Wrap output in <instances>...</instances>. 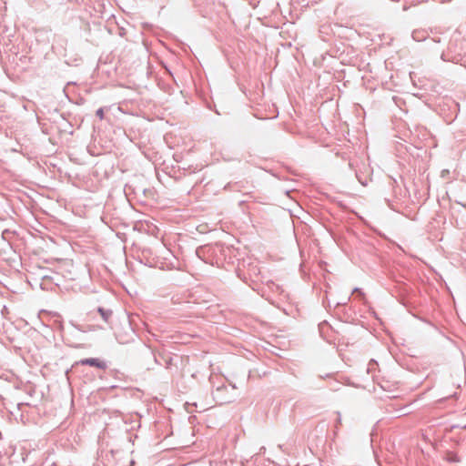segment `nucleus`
I'll list each match as a JSON object with an SVG mask.
<instances>
[{
  "instance_id": "obj_1",
  "label": "nucleus",
  "mask_w": 466,
  "mask_h": 466,
  "mask_svg": "<svg viewBox=\"0 0 466 466\" xmlns=\"http://www.w3.org/2000/svg\"><path fill=\"white\" fill-rule=\"evenodd\" d=\"M142 358L145 361L144 365L147 370H154L156 366L164 365L166 369H170L173 358L167 352H155L150 347L146 346Z\"/></svg>"
},
{
  "instance_id": "obj_2",
  "label": "nucleus",
  "mask_w": 466,
  "mask_h": 466,
  "mask_svg": "<svg viewBox=\"0 0 466 466\" xmlns=\"http://www.w3.org/2000/svg\"><path fill=\"white\" fill-rule=\"evenodd\" d=\"M77 364L82 365V366L95 367V368H96L98 370H105L107 368L106 361H105L101 359H98V358L82 359L77 362Z\"/></svg>"
},
{
  "instance_id": "obj_3",
  "label": "nucleus",
  "mask_w": 466,
  "mask_h": 466,
  "mask_svg": "<svg viewBox=\"0 0 466 466\" xmlns=\"http://www.w3.org/2000/svg\"><path fill=\"white\" fill-rule=\"evenodd\" d=\"M96 311L99 313V315L101 316L102 319L109 324L110 323V319L112 318V315H113V311L110 309H106L104 307H98Z\"/></svg>"
},
{
  "instance_id": "obj_4",
  "label": "nucleus",
  "mask_w": 466,
  "mask_h": 466,
  "mask_svg": "<svg viewBox=\"0 0 466 466\" xmlns=\"http://www.w3.org/2000/svg\"><path fill=\"white\" fill-rule=\"evenodd\" d=\"M225 390H227V386L221 385V386H218L214 392V399L217 400V401L219 403H226V402L230 401L229 400H228L226 398H221L219 395Z\"/></svg>"
},
{
  "instance_id": "obj_5",
  "label": "nucleus",
  "mask_w": 466,
  "mask_h": 466,
  "mask_svg": "<svg viewBox=\"0 0 466 466\" xmlns=\"http://www.w3.org/2000/svg\"><path fill=\"white\" fill-rule=\"evenodd\" d=\"M446 460L449 461V462H460L461 461V458L459 457V455L453 451H448L447 454H446Z\"/></svg>"
},
{
  "instance_id": "obj_6",
  "label": "nucleus",
  "mask_w": 466,
  "mask_h": 466,
  "mask_svg": "<svg viewBox=\"0 0 466 466\" xmlns=\"http://www.w3.org/2000/svg\"><path fill=\"white\" fill-rule=\"evenodd\" d=\"M412 38L415 40V41H422V40H425L426 39V36L424 35V33L423 32H420V31H413L412 32Z\"/></svg>"
},
{
  "instance_id": "obj_7",
  "label": "nucleus",
  "mask_w": 466,
  "mask_h": 466,
  "mask_svg": "<svg viewBox=\"0 0 466 466\" xmlns=\"http://www.w3.org/2000/svg\"><path fill=\"white\" fill-rule=\"evenodd\" d=\"M337 419H336V421H335V431H334V435H337L338 433V430H339V425L341 424V414L339 411H337Z\"/></svg>"
},
{
  "instance_id": "obj_8",
  "label": "nucleus",
  "mask_w": 466,
  "mask_h": 466,
  "mask_svg": "<svg viewBox=\"0 0 466 466\" xmlns=\"http://www.w3.org/2000/svg\"><path fill=\"white\" fill-rule=\"evenodd\" d=\"M352 294H358L361 299H363L365 296L363 291L360 288H354L352 290Z\"/></svg>"
},
{
  "instance_id": "obj_9",
  "label": "nucleus",
  "mask_w": 466,
  "mask_h": 466,
  "mask_svg": "<svg viewBox=\"0 0 466 466\" xmlns=\"http://www.w3.org/2000/svg\"><path fill=\"white\" fill-rule=\"evenodd\" d=\"M96 116L99 118V119H103L104 118V109L102 107H99L96 111Z\"/></svg>"
},
{
  "instance_id": "obj_10",
  "label": "nucleus",
  "mask_w": 466,
  "mask_h": 466,
  "mask_svg": "<svg viewBox=\"0 0 466 466\" xmlns=\"http://www.w3.org/2000/svg\"><path fill=\"white\" fill-rule=\"evenodd\" d=\"M356 177H357L358 180L360 181V183L361 185H363V186H367L368 185V180L367 179L363 180L361 178V177L360 176L359 172H356Z\"/></svg>"
},
{
  "instance_id": "obj_11",
  "label": "nucleus",
  "mask_w": 466,
  "mask_h": 466,
  "mask_svg": "<svg viewBox=\"0 0 466 466\" xmlns=\"http://www.w3.org/2000/svg\"><path fill=\"white\" fill-rule=\"evenodd\" d=\"M350 300V296H349V297L346 299L345 302H337V303L335 304L334 308H337V307H339V306H344V305H346Z\"/></svg>"
},
{
  "instance_id": "obj_12",
  "label": "nucleus",
  "mask_w": 466,
  "mask_h": 466,
  "mask_svg": "<svg viewBox=\"0 0 466 466\" xmlns=\"http://www.w3.org/2000/svg\"><path fill=\"white\" fill-rule=\"evenodd\" d=\"M204 250V247H199L197 248L196 250V254L198 258H201V255H202V251Z\"/></svg>"
},
{
  "instance_id": "obj_13",
  "label": "nucleus",
  "mask_w": 466,
  "mask_h": 466,
  "mask_svg": "<svg viewBox=\"0 0 466 466\" xmlns=\"http://www.w3.org/2000/svg\"><path fill=\"white\" fill-rule=\"evenodd\" d=\"M72 325L74 326L75 329H76L79 331H82V332H86V329H82L80 325L74 324V323H72Z\"/></svg>"
},
{
  "instance_id": "obj_14",
  "label": "nucleus",
  "mask_w": 466,
  "mask_h": 466,
  "mask_svg": "<svg viewBox=\"0 0 466 466\" xmlns=\"http://www.w3.org/2000/svg\"><path fill=\"white\" fill-rule=\"evenodd\" d=\"M446 174H449V170L444 169V170L441 171V177H444L446 176Z\"/></svg>"
},
{
  "instance_id": "obj_15",
  "label": "nucleus",
  "mask_w": 466,
  "mask_h": 466,
  "mask_svg": "<svg viewBox=\"0 0 466 466\" xmlns=\"http://www.w3.org/2000/svg\"><path fill=\"white\" fill-rule=\"evenodd\" d=\"M327 309H331V303L329 301L328 302V305L326 306Z\"/></svg>"
},
{
  "instance_id": "obj_16",
  "label": "nucleus",
  "mask_w": 466,
  "mask_h": 466,
  "mask_svg": "<svg viewBox=\"0 0 466 466\" xmlns=\"http://www.w3.org/2000/svg\"><path fill=\"white\" fill-rule=\"evenodd\" d=\"M214 112L217 114V115H220V113L217 110V109H213Z\"/></svg>"
},
{
  "instance_id": "obj_17",
  "label": "nucleus",
  "mask_w": 466,
  "mask_h": 466,
  "mask_svg": "<svg viewBox=\"0 0 466 466\" xmlns=\"http://www.w3.org/2000/svg\"><path fill=\"white\" fill-rule=\"evenodd\" d=\"M459 204H461L462 207L466 208V204H463V203H461V202H458Z\"/></svg>"
}]
</instances>
